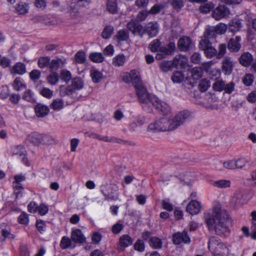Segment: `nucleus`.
Segmentation results:
<instances>
[{
	"label": "nucleus",
	"instance_id": "nucleus-1",
	"mask_svg": "<svg viewBox=\"0 0 256 256\" xmlns=\"http://www.w3.org/2000/svg\"><path fill=\"white\" fill-rule=\"evenodd\" d=\"M230 216L228 212L222 208L220 203L216 202L210 212L204 213V219L210 231L214 232L218 235H224L228 232L227 222Z\"/></svg>",
	"mask_w": 256,
	"mask_h": 256
},
{
	"label": "nucleus",
	"instance_id": "nucleus-2",
	"mask_svg": "<svg viewBox=\"0 0 256 256\" xmlns=\"http://www.w3.org/2000/svg\"><path fill=\"white\" fill-rule=\"evenodd\" d=\"M192 117L190 112L186 110L176 114L170 119L164 117L150 123L147 130L151 132L174 130Z\"/></svg>",
	"mask_w": 256,
	"mask_h": 256
},
{
	"label": "nucleus",
	"instance_id": "nucleus-3",
	"mask_svg": "<svg viewBox=\"0 0 256 256\" xmlns=\"http://www.w3.org/2000/svg\"><path fill=\"white\" fill-rule=\"evenodd\" d=\"M208 248L211 252L216 254L224 255L228 253L227 246L218 238L212 236L209 239Z\"/></svg>",
	"mask_w": 256,
	"mask_h": 256
},
{
	"label": "nucleus",
	"instance_id": "nucleus-4",
	"mask_svg": "<svg viewBox=\"0 0 256 256\" xmlns=\"http://www.w3.org/2000/svg\"><path fill=\"white\" fill-rule=\"evenodd\" d=\"M199 48L204 50L206 56L208 58H212L216 56L217 50L212 46L209 40L204 39L199 43Z\"/></svg>",
	"mask_w": 256,
	"mask_h": 256
},
{
	"label": "nucleus",
	"instance_id": "nucleus-5",
	"mask_svg": "<svg viewBox=\"0 0 256 256\" xmlns=\"http://www.w3.org/2000/svg\"><path fill=\"white\" fill-rule=\"evenodd\" d=\"M176 46L174 43L170 42L167 46H162L160 48L157 52L158 53L156 56L157 60H161L164 58L168 55H170L175 50Z\"/></svg>",
	"mask_w": 256,
	"mask_h": 256
},
{
	"label": "nucleus",
	"instance_id": "nucleus-6",
	"mask_svg": "<svg viewBox=\"0 0 256 256\" xmlns=\"http://www.w3.org/2000/svg\"><path fill=\"white\" fill-rule=\"evenodd\" d=\"M230 14V10L224 5H220L216 7L212 12V18L216 20L226 17Z\"/></svg>",
	"mask_w": 256,
	"mask_h": 256
},
{
	"label": "nucleus",
	"instance_id": "nucleus-7",
	"mask_svg": "<svg viewBox=\"0 0 256 256\" xmlns=\"http://www.w3.org/2000/svg\"><path fill=\"white\" fill-rule=\"evenodd\" d=\"M136 92L140 103L152 104V100L154 97L150 96L144 87L136 90Z\"/></svg>",
	"mask_w": 256,
	"mask_h": 256
},
{
	"label": "nucleus",
	"instance_id": "nucleus-8",
	"mask_svg": "<svg viewBox=\"0 0 256 256\" xmlns=\"http://www.w3.org/2000/svg\"><path fill=\"white\" fill-rule=\"evenodd\" d=\"M152 104L158 110L164 114H167L170 111L169 106L165 102L160 100L157 98H154L152 100Z\"/></svg>",
	"mask_w": 256,
	"mask_h": 256
},
{
	"label": "nucleus",
	"instance_id": "nucleus-9",
	"mask_svg": "<svg viewBox=\"0 0 256 256\" xmlns=\"http://www.w3.org/2000/svg\"><path fill=\"white\" fill-rule=\"evenodd\" d=\"M10 74L13 76L16 74L23 75L26 73V65L21 62H17L14 66L9 68Z\"/></svg>",
	"mask_w": 256,
	"mask_h": 256
},
{
	"label": "nucleus",
	"instance_id": "nucleus-10",
	"mask_svg": "<svg viewBox=\"0 0 256 256\" xmlns=\"http://www.w3.org/2000/svg\"><path fill=\"white\" fill-rule=\"evenodd\" d=\"M173 242L176 244H180L182 242L189 243L190 239L186 231L182 232H177L173 236Z\"/></svg>",
	"mask_w": 256,
	"mask_h": 256
},
{
	"label": "nucleus",
	"instance_id": "nucleus-11",
	"mask_svg": "<svg viewBox=\"0 0 256 256\" xmlns=\"http://www.w3.org/2000/svg\"><path fill=\"white\" fill-rule=\"evenodd\" d=\"M127 28L134 34L142 36V26L135 20H132L127 24Z\"/></svg>",
	"mask_w": 256,
	"mask_h": 256
},
{
	"label": "nucleus",
	"instance_id": "nucleus-12",
	"mask_svg": "<svg viewBox=\"0 0 256 256\" xmlns=\"http://www.w3.org/2000/svg\"><path fill=\"white\" fill-rule=\"evenodd\" d=\"M178 45L180 50L185 52L192 46V42L189 37L184 36L179 39Z\"/></svg>",
	"mask_w": 256,
	"mask_h": 256
},
{
	"label": "nucleus",
	"instance_id": "nucleus-13",
	"mask_svg": "<svg viewBox=\"0 0 256 256\" xmlns=\"http://www.w3.org/2000/svg\"><path fill=\"white\" fill-rule=\"evenodd\" d=\"M201 206L200 202L192 200L190 201L186 206V210L192 215L196 214L200 212Z\"/></svg>",
	"mask_w": 256,
	"mask_h": 256
},
{
	"label": "nucleus",
	"instance_id": "nucleus-14",
	"mask_svg": "<svg viewBox=\"0 0 256 256\" xmlns=\"http://www.w3.org/2000/svg\"><path fill=\"white\" fill-rule=\"evenodd\" d=\"M144 31L150 37H154L158 34V25L157 22H148L145 26Z\"/></svg>",
	"mask_w": 256,
	"mask_h": 256
},
{
	"label": "nucleus",
	"instance_id": "nucleus-15",
	"mask_svg": "<svg viewBox=\"0 0 256 256\" xmlns=\"http://www.w3.org/2000/svg\"><path fill=\"white\" fill-rule=\"evenodd\" d=\"M254 60L252 55L248 52H244L238 58L240 64L245 67L250 65Z\"/></svg>",
	"mask_w": 256,
	"mask_h": 256
},
{
	"label": "nucleus",
	"instance_id": "nucleus-16",
	"mask_svg": "<svg viewBox=\"0 0 256 256\" xmlns=\"http://www.w3.org/2000/svg\"><path fill=\"white\" fill-rule=\"evenodd\" d=\"M12 155L20 157L23 162L26 165H28V160L26 157V151L23 146L20 145L14 148L12 150Z\"/></svg>",
	"mask_w": 256,
	"mask_h": 256
},
{
	"label": "nucleus",
	"instance_id": "nucleus-17",
	"mask_svg": "<svg viewBox=\"0 0 256 256\" xmlns=\"http://www.w3.org/2000/svg\"><path fill=\"white\" fill-rule=\"evenodd\" d=\"M240 38L238 36H236L235 38H230L228 44V50L234 52L239 51L241 48V44L240 43Z\"/></svg>",
	"mask_w": 256,
	"mask_h": 256
},
{
	"label": "nucleus",
	"instance_id": "nucleus-18",
	"mask_svg": "<svg viewBox=\"0 0 256 256\" xmlns=\"http://www.w3.org/2000/svg\"><path fill=\"white\" fill-rule=\"evenodd\" d=\"M34 111L38 117L44 118L48 114L50 110L46 105L39 103L35 106Z\"/></svg>",
	"mask_w": 256,
	"mask_h": 256
},
{
	"label": "nucleus",
	"instance_id": "nucleus-19",
	"mask_svg": "<svg viewBox=\"0 0 256 256\" xmlns=\"http://www.w3.org/2000/svg\"><path fill=\"white\" fill-rule=\"evenodd\" d=\"M71 238L73 242L79 244L84 243L86 240L82 230L80 229H76L72 230Z\"/></svg>",
	"mask_w": 256,
	"mask_h": 256
},
{
	"label": "nucleus",
	"instance_id": "nucleus-20",
	"mask_svg": "<svg viewBox=\"0 0 256 256\" xmlns=\"http://www.w3.org/2000/svg\"><path fill=\"white\" fill-rule=\"evenodd\" d=\"M245 192L242 190H238L234 194L230 202L233 205H241L244 200Z\"/></svg>",
	"mask_w": 256,
	"mask_h": 256
},
{
	"label": "nucleus",
	"instance_id": "nucleus-21",
	"mask_svg": "<svg viewBox=\"0 0 256 256\" xmlns=\"http://www.w3.org/2000/svg\"><path fill=\"white\" fill-rule=\"evenodd\" d=\"M233 60L229 56H226L222 61V69L226 74H230L233 68Z\"/></svg>",
	"mask_w": 256,
	"mask_h": 256
},
{
	"label": "nucleus",
	"instance_id": "nucleus-22",
	"mask_svg": "<svg viewBox=\"0 0 256 256\" xmlns=\"http://www.w3.org/2000/svg\"><path fill=\"white\" fill-rule=\"evenodd\" d=\"M132 238L128 235L122 236L120 238L118 242L119 248L123 251L124 248L132 244Z\"/></svg>",
	"mask_w": 256,
	"mask_h": 256
},
{
	"label": "nucleus",
	"instance_id": "nucleus-23",
	"mask_svg": "<svg viewBox=\"0 0 256 256\" xmlns=\"http://www.w3.org/2000/svg\"><path fill=\"white\" fill-rule=\"evenodd\" d=\"M10 228L6 224L2 223L0 224V243L6 240L10 236Z\"/></svg>",
	"mask_w": 256,
	"mask_h": 256
},
{
	"label": "nucleus",
	"instance_id": "nucleus-24",
	"mask_svg": "<svg viewBox=\"0 0 256 256\" xmlns=\"http://www.w3.org/2000/svg\"><path fill=\"white\" fill-rule=\"evenodd\" d=\"M172 62L174 68L184 67L187 64L188 59L186 57L179 55L176 56Z\"/></svg>",
	"mask_w": 256,
	"mask_h": 256
},
{
	"label": "nucleus",
	"instance_id": "nucleus-25",
	"mask_svg": "<svg viewBox=\"0 0 256 256\" xmlns=\"http://www.w3.org/2000/svg\"><path fill=\"white\" fill-rule=\"evenodd\" d=\"M28 140L34 145H39L43 141L42 136L38 132H32L28 136Z\"/></svg>",
	"mask_w": 256,
	"mask_h": 256
},
{
	"label": "nucleus",
	"instance_id": "nucleus-26",
	"mask_svg": "<svg viewBox=\"0 0 256 256\" xmlns=\"http://www.w3.org/2000/svg\"><path fill=\"white\" fill-rule=\"evenodd\" d=\"M212 185L216 188H226L230 186L231 182L228 180H220L212 182Z\"/></svg>",
	"mask_w": 256,
	"mask_h": 256
},
{
	"label": "nucleus",
	"instance_id": "nucleus-27",
	"mask_svg": "<svg viewBox=\"0 0 256 256\" xmlns=\"http://www.w3.org/2000/svg\"><path fill=\"white\" fill-rule=\"evenodd\" d=\"M106 10L112 14L118 12V6L116 0H108Z\"/></svg>",
	"mask_w": 256,
	"mask_h": 256
},
{
	"label": "nucleus",
	"instance_id": "nucleus-28",
	"mask_svg": "<svg viewBox=\"0 0 256 256\" xmlns=\"http://www.w3.org/2000/svg\"><path fill=\"white\" fill-rule=\"evenodd\" d=\"M73 88L71 86H60L59 88L60 89V95L61 96H66L72 95L74 92Z\"/></svg>",
	"mask_w": 256,
	"mask_h": 256
},
{
	"label": "nucleus",
	"instance_id": "nucleus-29",
	"mask_svg": "<svg viewBox=\"0 0 256 256\" xmlns=\"http://www.w3.org/2000/svg\"><path fill=\"white\" fill-rule=\"evenodd\" d=\"M242 26L240 21L238 20H233L229 24V30L234 32L238 31Z\"/></svg>",
	"mask_w": 256,
	"mask_h": 256
},
{
	"label": "nucleus",
	"instance_id": "nucleus-30",
	"mask_svg": "<svg viewBox=\"0 0 256 256\" xmlns=\"http://www.w3.org/2000/svg\"><path fill=\"white\" fill-rule=\"evenodd\" d=\"M64 102L61 98H56L53 100L50 104V108L54 110H60L64 107Z\"/></svg>",
	"mask_w": 256,
	"mask_h": 256
},
{
	"label": "nucleus",
	"instance_id": "nucleus-31",
	"mask_svg": "<svg viewBox=\"0 0 256 256\" xmlns=\"http://www.w3.org/2000/svg\"><path fill=\"white\" fill-rule=\"evenodd\" d=\"M12 86L15 90L20 91L25 88L26 86L24 83L23 80L21 78L16 77L12 83Z\"/></svg>",
	"mask_w": 256,
	"mask_h": 256
},
{
	"label": "nucleus",
	"instance_id": "nucleus-32",
	"mask_svg": "<svg viewBox=\"0 0 256 256\" xmlns=\"http://www.w3.org/2000/svg\"><path fill=\"white\" fill-rule=\"evenodd\" d=\"M126 61V58L124 54H118L112 59V65L114 66H123Z\"/></svg>",
	"mask_w": 256,
	"mask_h": 256
},
{
	"label": "nucleus",
	"instance_id": "nucleus-33",
	"mask_svg": "<svg viewBox=\"0 0 256 256\" xmlns=\"http://www.w3.org/2000/svg\"><path fill=\"white\" fill-rule=\"evenodd\" d=\"M22 98L30 103H34L36 102L34 94L30 90H27L24 92Z\"/></svg>",
	"mask_w": 256,
	"mask_h": 256
},
{
	"label": "nucleus",
	"instance_id": "nucleus-34",
	"mask_svg": "<svg viewBox=\"0 0 256 256\" xmlns=\"http://www.w3.org/2000/svg\"><path fill=\"white\" fill-rule=\"evenodd\" d=\"M90 72V76L93 82L98 83L102 80V74L100 71L94 69L91 70Z\"/></svg>",
	"mask_w": 256,
	"mask_h": 256
},
{
	"label": "nucleus",
	"instance_id": "nucleus-35",
	"mask_svg": "<svg viewBox=\"0 0 256 256\" xmlns=\"http://www.w3.org/2000/svg\"><path fill=\"white\" fill-rule=\"evenodd\" d=\"M190 76L194 80H199L202 75V68L195 67L191 70L190 72Z\"/></svg>",
	"mask_w": 256,
	"mask_h": 256
},
{
	"label": "nucleus",
	"instance_id": "nucleus-36",
	"mask_svg": "<svg viewBox=\"0 0 256 256\" xmlns=\"http://www.w3.org/2000/svg\"><path fill=\"white\" fill-rule=\"evenodd\" d=\"M172 61L164 60L160 64V68L164 72H167L174 68Z\"/></svg>",
	"mask_w": 256,
	"mask_h": 256
},
{
	"label": "nucleus",
	"instance_id": "nucleus-37",
	"mask_svg": "<svg viewBox=\"0 0 256 256\" xmlns=\"http://www.w3.org/2000/svg\"><path fill=\"white\" fill-rule=\"evenodd\" d=\"M82 80L79 78H76L72 81L71 86L73 88L74 92L79 90L83 88Z\"/></svg>",
	"mask_w": 256,
	"mask_h": 256
},
{
	"label": "nucleus",
	"instance_id": "nucleus-38",
	"mask_svg": "<svg viewBox=\"0 0 256 256\" xmlns=\"http://www.w3.org/2000/svg\"><path fill=\"white\" fill-rule=\"evenodd\" d=\"M16 10L19 14H24L28 12V6L26 3L20 2L16 5Z\"/></svg>",
	"mask_w": 256,
	"mask_h": 256
},
{
	"label": "nucleus",
	"instance_id": "nucleus-39",
	"mask_svg": "<svg viewBox=\"0 0 256 256\" xmlns=\"http://www.w3.org/2000/svg\"><path fill=\"white\" fill-rule=\"evenodd\" d=\"M116 37L119 42L127 40L129 38L128 32L124 30H120L116 33Z\"/></svg>",
	"mask_w": 256,
	"mask_h": 256
},
{
	"label": "nucleus",
	"instance_id": "nucleus-40",
	"mask_svg": "<svg viewBox=\"0 0 256 256\" xmlns=\"http://www.w3.org/2000/svg\"><path fill=\"white\" fill-rule=\"evenodd\" d=\"M59 76L56 72H51V74L47 76L48 82L52 85L56 84L59 80Z\"/></svg>",
	"mask_w": 256,
	"mask_h": 256
},
{
	"label": "nucleus",
	"instance_id": "nucleus-41",
	"mask_svg": "<svg viewBox=\"0 0 256 256\" xmlns=\"http://www.w3.org/2000/svg\"><path fill=\"white\" fill-rule=\"evenodd\" d=\"M90 60L95 62H102L104 60L103 55L101 53L93 52L90 55Z\"/></svg>",
	"mask_w": 256,
	"mask_h": 256
},
{
	"label": "nucleus",
	"instance_id": "nucleus-42",
	"mask_svg": "<svg viewBox=\"0 0 256 256\" xmlns=\"http://www.w3.org/2000/svg\"><path fill=\"white\" fill-rule=\"evenodd\" d=\"M50 62V58L48 56H42L39 58L38 64L40 68H43L47 67Z\"/></svg>",
	"mask_w": 256,
	"mask_h": 256
},
{
	"label": "nucleus",
	"instance_id": "nucleus-43",
	"mask_svg": "<svg viewBox=\"0 0 256 256\" xmlns=\"http://www.w3.org/2000/svg\"><path fill=\"white\" fill-rule=\"evenodd\" d=\"M149 244L150 246L154 248H160L162 247L161 240L156 237H152L149 240Z\"/></svg>",
	"mask_w": 256,
	"mask_h": 256
},
{
	"label": "nucleus",
	"instance_id": "nucleus-44",
	"mask_svg": "<svg viewBox=\"0 0 256 256\" xmlns=\"http://www.w3.org/2000/svg\"><path fill=\"white\" fill-rule=\"evenodd\" d=\"M114 27L111 26H106L102 33V36L104 38H109L114 32Z\"/></svg>",
	"mask_w": 256,
	"mask_h": 256
},
{
	"label": "nucleus",
	"instance_id": "nucleus-45",
	"mask_svg": "<svg viewBox=\"0 0 256 256\" xmlns=\"http://www.w3.org/2000/svg\"><path fill=\"white\" fill-rule=\"evenodd\" d=\"M171 79L174 82L180 83L183 81L184 76L180 72H175L172 76Z\"/></svg>",
	"mask_w": 256,
	"mask_h": 256
},
{
	"label": "nucleus",
	"instance_id": "nucleus-46",
	"mask_svg": "<svg viewBox=\"0 0 256 256\" xmlns=\"http://www.w3.org/2000/svg\"><path fill=\"white\" fill-rule=\"evenodd\" d=\"M216 32L213 27L208 28L204 34V39L208 40L210 38H216Z\"/></svg>",
	"mask_w": 256,
	"mask_h": 256
},
{
	"label": "nucleus",
	"instance_id": "nucleus-47",
	"mask_svg": "<svg viewBox=\"0 0 256 256\" xmlns=\"http://www.w3.org/2000/svg\"><path fill=\"white\" fill-rule=\"evenodd\" d=\"M131 82L136 90L144 87L140 80V76L131 78Z\"/></svg>",
	"mask_w": 256,
	"mask_h": 256
},
{
	"label": "nucleus",
	"instance_id": "nucleus-48",
	"mask_svg": "<svg viewBox=\"0 0 256 256\" xmlns=\"http://www.w3.org/2000/svg\"><path fill=\"white\" fill-rule=\"evenodd\" d=\"M214 7V5L212 2L206 3L202 4L200 8V10L204 14H207L210 12Z\"/></svg>",
	"mask_w": 256,
	"mask_h": 256
},
{
	"label": "nucleus",
	"instance_id": "nucleus-49",
	"mask_svg": "<svg viewBox=\"0 0 256 256\" xmlns=\"http://www.w3.org/2000/svg\"><path fill=\"white\" fill-rule=\"evenodd\" d=\"M49 69L51 72H56L60 66V60H52L49 64Z\"/></svg>",
	"mask_w": 256,
	"mask_h": 256
},
{
	"label": "nucleus",
	"instance_id": "nucleus-50",
	"mask_svg": "<svg viewBox=\"0 0 256 256\" xmlns=\"http://www.w3.org/2000/svg\"><path fill=\"white\" fill-rule=\"evenodd\" d=\"M215 30L216 34H222L226 32L228 29V26L223 23H220L214 27H213Z\"/></svg>",
	"mask_w": 256,
	"mask_h": 256
},
{
	"label": "nucleus",
	"instance_id": "nucleus-51",
	"mask_svg": "<svg viewBox=\"0 0 256 256\" xmlns=\"http://www.w3.org/2000/svg\"><path fill=\"white\" fill-rule=\"evenodd\" d=\"M161 47L160 42L158 39L154 40L149 44V48L152 52H158Z\"/></svg>",
	"mask_w": 256,
	"mask_h": 256
},
{
	"label": "nucleus",
	"instance_id": "nucleus-52",
	"mask_svg": "<svg viewBox=\"0 0 256 256\" xmlns=\"http://www.w3.org/2000/svg\"><path fill=\"white\" fill-rule=\"evenodd\" d=\"M235 161V167L236 169H242L248 162L247 160L244 158H239L236 160H234Z\"/></svg>",
	"mask_w": 256,
	"mask_h": 256
},
{
	"label": "nucleus",
	"instance_id": "nucleus-53",
	"mask_svg": "<svg viewBox=\"0 0 256 256\" xmlns=\"http://www.w3.org/2000/svg\"><path fill=\"white\" fill-rule=\"evenodd\" d=\"M60 78L66 82H68L72 78L70 72L66 70H62L60 72Z\"/></svg>",
	"mask_w": 256,
	"mask_h": 256
},
{
	"label": "nucleus",
	"instance_id": "nucleus-54",
	"mask_svg": "<svg viewBox=\"0 0 256 256\" xmlns=\"http://www.w3.org/2000/svg\"><path fill=\"white\" fill-rule=\"evenodd\" d=\"M75 60L78 63H84L86 60L85 53L82 51L77 52L75 55Z\"/></svg>",
	"mask_w": 256,
	"mask_h": 256
},
{
	"label": "nucleus",
	"instance_id": "nucleus-55",
	"mask_svg": "<svg viewBox=\"0 0 256 256\" xmlns=\"http://www.w3.org/2000/svg\"><path fill=\"white\" fill-rule=\"evenodd\" d=\"M254 77L252 74H246L242 78V82L246 86H250L254 82Z\"/></svg>",
	"mask_w": 256,
	"mask_h": 256
},
{
	"label": "nucleus",
	"instance_id": "nucleus-56",
	"mask_svg": "<svg viewBox=\"0 0 256 256\" xmlns=\"http://www.w3.org/2000/svg\"><path fill=\"white\" fill-rule=\"evenodd\" d=\"M225 83L222 80L216 82L212 86L214 89L216 91L221 92L224 88Z\"/></svg>",
	"mask_w": 256,
	"mask_h": 256
},
{
	"label": "nucleus",
	"instance_id": "nucleus-57",
	"mask_svg": "<svg viewBox=\"0 0 256 256\" xmlns=\"http://www.w3.org/2000/svg\"><path fill=\"white\" fill-rule=\"evenodd\" d=\"M226 51V46L225 44H221L218 46V52L216 54L217 58H221L224 56Z\"/></svg>",
	"mask_w": 256,
	"mask_h": 256
},
{
	"label": "nucleus",
	"instance_id": "nucleus-58",
	"mask_svg": "<svg viewBox=\"0 0 256 256\" xmlns=\"http://www.w3.org/2000/svg\"><path fill=\"white\" fill-rule=\"evenodd\" d=\"M71 243V240L68 237L64 236L61 240L60 246L62 248L66 249L70 246Z\"/></svg>",
	"mask_w": 256,
	"mask_h": 256
},
{
	"label": "nucleus",
	"instance_id": "nucleus-59",
	"mask_svg": "<svg viewBox=\"0 0 256 256\" xmlns=\"http://www.w3.org/2000/svg\"><path fill=\"white\" fill-rule=\"evenodd\" d=\"M209 82L205 79L202 80L198 84V88L202 92H206L209 88Z\"/></svg>",
	"mask_w": 256,
	"mask_h": 256
},
{
	"label": "nucleus",
	"instance_id": "nucleus-60",
	"mask_svg": "<svg viewBox=\"0 0 256 256\" xmlns=\"http://www.w3.org/2000/svg\"><path fill=\"white\" fill-rule=\"evenodd\" d=\"M18 222L20 224L24 225H27L28 224L29 220L28 214L25 212H22L18 218Z\"/></svg>",
	"mask_w": 256,
	"mask_h": 256
},
{
	"label": "nucleus",
	"instance_id": "nucleus-61",
	"mask_svg": "<svg viewBox=\"0 0 256 256\" xmlns=\"http://www.w3.org/2000/svg\"><path fill=\"white\" fill-rule=\"evenodd\" d=\"M224 166L228 170L236 169L234 160H230L224 161L222 162Z\"/></svg>",
	"mask_w": 256,
	"mask_h": 256
},
{
	"label": "nucleus",
	"instance_id": "nucleus-62",
	"mask_svg": "<svg viewBox=\"0 0 256 256\" xmlns=\"http://www.w3.org/2000/svg\"><path fill=\"white\" fill-rule=\"evenodd\" d=\"M41 94L46 98H50L52 97L53 95V92L50 89L48 88H43L40 92Z\"/></svg>",
	"mask_w": 256,
	"mask_h": 256
},
{
	"label": "nucleus",
	"instance_id": "nucleus-63",
	"mask_svg": "<svg viewBox=\"0 0 256 256\" xmlns=\"http://www.w3.org/2000/svg\"><path fill=\"white\" fill-rule=\"evenodd\" d=\"M172 5L174 9L180 10L184 6V3L182 0H173Z\"/></svg>",
	"mask_w": 256,
	"mask_h": 256
},
{
	"label": "nucleus",
	"instance_id": "nucleus-64",
	"mask_svg": "<svg viewBox=\"0 0 256 256\" xmlns=\"http://www.w3.org/2000/svg\"><path fill=\"white\" fill-rule=\"evenodd\" d=\"M190 60L195 64H199L201 60L200 54L198 52H194L190 57Z\"/></svg>",
	"mask_w": 256,
	"mask_h": 256
}]
</instances>
